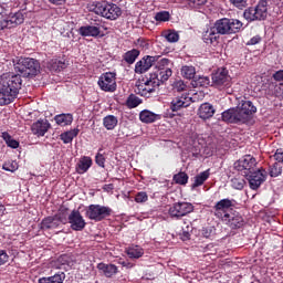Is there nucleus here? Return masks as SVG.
<instances>
[{"label": "nucleus", "instance_id": "nucleus-1", "mask_svg": "<svg viewBox=\"0 0 283 283\" xmlns=\"http://www.w3.org/2000/svg\"><path fill=\"white\" fill-rule=\"evenodd\" d=\"M255 112H258V108L253 105V102L242 101L237 107L224 111L221 118L224 123L244 125V123H249Z\"/></svg>", "mask_w": 283, "mask_h": 283}, {"label": "nucleus", "instance_id": "nucleus-2", "mask_svg": "<svg viewBox=\"0 0 283 283\" xmlns=\"http://www.w3.org/2000/svg\"><path fill=\"white\" fill-rule=\"evenodd\" d=\"M23 80H21V74H12L0 82V105H10L17 95Z\"/></svg>", "mask_w": 283, "mask_h": 283}, {"label": "nucleus", "instance_id": "nucleus-3", "mask_svg": "<svg viewBox=\"0 0 283 283\" xmlns=\"http://www.w3.org/2000/svg\"><path fill=\"white\" fill-rule=\"evenodd\" d=\"M87 10L104 19H108V21H116V19L123 14V10H120V7L117 4L98 0L90 2Z\"/></svg>", "mask_w": 283, "mask_h": 283}, {"label": "nucleus", "instance_id": "nucleus-4", "mask_svg": "<svg viewBox=\"0 0 283 283\" xmlns=\"http://www.w3.org/2000/svg\"><path fill=\"white\" fill-rule=\"evenodd\" d=\"M28 1L24 0V3L20 7V10L17 12L7 13V15L0 20V31L11 28H17L25 21L28 17Z\"/></svg>", "mask_w": 283, "mask_h": 283}, {"label": "nucleus", "instance_id": "nucleus-5", "mask_svg": "<svg viewBox=\"0 0 283 283\" xmlns=\"http://www.w3.org/2000/svg\"><path fill=\"white\" fill-rule=\"evenodd\" d=\"M15 72H19L24 78H30L39 74L41 64L32 57H21L14 64Z\"/></svg>", "mask_w": 283, "mask_h": 283}, {"label": "nucleus", "instance_id": "nucleus-6", "mask_svg": "<svg viewBox=\"0 0 283 283\" xmlns=\"http://www.w3.org/2000/svg\"><path fill=\"white\" fill-rule=\"evenodd\" d=\"M269 14V2L268 0H260L255 7H250L244 10L243 18L249 21H264Z\"/></svg>", "mask_w": 283, "mask_h": 283}, {"label": "nucleus", "instance_id": "nucleus-7", "mask_svg": "<svg viewBox=\"0 0 283 283\" xmlns=\"http://www.w3.org/2000/svg\"><path fill=\"white\" fill-rule=\"evenodd\" d=\"M217 34H235L242 30V22L238 19L222 18L212 27Z\"/></svg>", "mask_w": 283, "mask_h": 283}, {"label": "nucleus", "instance_id": "nucleus-8", "mask_svg": "<svg viewBox=\"0 0 283 283\" xmlns=\"http://www.w3.org/2000/svg\"><path fill=\"white\" fill-rule=\"evenodd\" d=\"M212 85L220 90L221 92H226V94H233V88L231 85V75H229V71L227 69H219L216 73L212 74Z\"/></svg>", "mask_w": 283, "mask_h": 283}, {"label": "nucleus", "instance_id": "nucleus-9", "mask_svg": "<svg viewBox=\"0 0 283 283\" xmlns=\"http://www.w3.org/2000/svg\"><path fill=\"white\" fill-rule=\"evenodd\" d=\"M109 216H112V208L106 206L91 205L86 209V218L95 222H101L105 218H109Z\"/></svg>", "mask_w": 283, "mask_h": 283}, {"label": "nucleus", "instance_id": "nucleus-10", "mask_svg": "<svg viewBox=\"0 0 283 283\" xmlns=\"http://www.w3.org/2000/svg\"><path fill=\"white\" fill-rule=\"evenodd\" d=\"M156 87H159V82L154 80V77H150L149 80H142L137 82L135 92L139 94V96L149 98V96L156 92Z\"/></svg>", "mask_w": 283, "mask_h": 283}, {"label": "nucleus", "instance_id": "nucleus-11", "mask_svg": "<svg viewBox=\"0 0 283 283\" xmlns=\"http://www.w3.org/2000/svg\"><path fill=\"white\" fill-rule=\"evenodd\" d=\"M193 211V205L189 202H176L174 203L169 210L168 213L170 218H176L177 220H180V218H185V216H189V213H192Z\"/></svg>", "mask_w": 283, "mask_h": 283}, {"label": "nucleus", "instance_id": "nucleus-12", "mask_svg": "<svg viewBox=\"0 0 283 283\" xmlns=\"http://www.w3.org/2000/svg\"><path fill=\"white\" fill-rule=\"evenodd\" d=\"M255 165H258L255 158L251 155H245L234 163V169H237V171H241V174L247 177L253 172Z\"/></svg>", "mask_w": 283, "mask_h": 283}, {"label": "nucleus", "instance_id": "nucleus-13", "mask_svg": "<svg viewBox=\"0 0 283 283\" xmlns=\"http://www.w3.org/2000/svg\"><path fill=\"white\" fill-rule=\"evenodd\" d=\"M233 207H235V199H221L213 207L216 218L223 220L229 216V209H233Z\"/></svg>", "mask_w": 283, "mask_h": 283}, {"label": "nucleus", "instance_id": "nucleus-14", "mask_svg": "<svg viewBox=\"0 0 283 283\" xmlns=\"http://www.w3.org/2000/svg\"><path fill=\"white\" fill-rule=\"evenodd\" d=\"M245 178H248L250 189L256 191V189H260V187H262V185L266 181V170L262 168L254 170L252 174L245 176Z\"/></svg>", "mask_w": 283, "mask_h": 283}, {"label": "nucleus", "instance_id": "nucleus-15", "mask_svg": "<svg viewBox=\"0 0 283 283\" xmlns=\"http://www.w3.org/2000/svg\"><path fill=\"white\" fill-rule=\"evenodd\" d=\"M97 84L103 92H116V73H104Z\"/></svg>", "mask_w": 283, "mask_h": 283}, {"label": "nucleus", "instance_id": "nucleus-16", "mask_svg": "<svg viewBox=\"0 0 283 283\" xmlns=\"http://www.w3.org/2000/svg\"><path fill=\"white\" fill-rule=\"evenodd\" d=\"M160 59V55H146L142 60H139L135 64V73L136 74H145V72H149V69L156 64V61Z\"/></svg>", "mask_w": 283, "mask_h": 283}, {"label": "nucleus", "instance_id": "nucleus-17", "mask_svg": "<svg viewBox=\"0 0 283 283\" xmlns=\"http://www.w3.org/2000/svg\"><path fill=\"white\" fill-rule=\"evenodd\" d=\"M101 28H103L101 21L91 22L90 24L81 27L78 34L81 36H93V39H96L101 36Z\"/></svg>", "mask_w": 283, "mask_h": 283}, {"label": "nucleus", "instance_id": "nucleus-18", "mask_svg": "<svg viewBox=\"0 0 283 283\" xmlns=\"http://www.w3.org/2000/svg\"><path fill=\"white\" fill-rule=\"evenodd\" d=\"M69 224L73 231H83L87 223L78 210H73L69 214Z\"/></svg>", "mask_w": 283, "mask_h": 283}, {"label": "nucleus", "instance_id": "nucleus-19", "mask_svg": "<svg viewBox=\"0 0 283 283\" xmlns=\"http://www.w3.org/2000/svg\"><path fill=\"white\" fill-rule=\"evenodd\" d=\"M189 105H191V97L187 94H181L172 98L170 109L171 112H180V109H185V107H189Z\"/></svg>", "mask_w": 283, "mask_h": 283}, {"label": "nucleus", "instance_id": "nucleus-20", "mask_svg": "<svg viewBox=\"0 0 283 283\" xmlns=\"http://www.w3.org/2000/svg\"><path fill=\"white\" fill-rule=\"evenodd\" d=\"M222 221L226 222L230 229H240L244 227V218L238 212L228 214Z\"/></svg>", "mask_w": 283, "mask_h": 283}, {"label": "nucleus", "instance_id": "nucleus-21", "mask_svg": "<svg viewBox=\"0 0 283 283\" xmlns=\"http://www.w3.org/2000/svg\"><path fill=\"white\" fill-rule=\"evenodd\" d=\"M50 127L51 125L48 119H39L32 124L31 132L34 134V136H45Z\"/></svg>", "mask_w": 283, "mask_h": 283}, {"label": "nucleus", "instance_id": "nucleus-22", "mask_svg": "<svg viewBox=\"0 0 283 283\" xmlns=\"http://www.w3.org/2000/svg\"><path fill=\"white\" fill-rule=\"evenodd\" d=\"M214 114H216V108L210 103L201 104L198 109V116L202 120H209V118H213Z\"/></svg>", "mask_w": 283, "mask_h": 283}, {"label": "nucleus", "instance_id": "nucleus-23", "mask_svg": "<svg viewBox=\"0 0 283 283\" xmlns=\"http://www.w3.org/2000/svg\"><path fill=\"white\" fill-rule=\"evenodd\" d=\"M97 270L99 271V273H102V275H104L105 277H114V275H116V273H118V266L114 265V264H107V263H98L97 264Z\"/></svg>", "mask_w": 283, "mask_h": 283}, {"label": "nucleus", "instance_id": "nucleus-24", "mask_svg": "<svg viewBox=\"0 0 283 283\" xmlns=\"http://www.w3.org/2000/svg\"><path fill=\"white\" fill-rule=\"evenodd\" d=\"M90 167H92V157L83 156L76 164L75 170L77 174L83 175L90 171Z\"/></svg>", "mask_w": 283, "mask_h": 283}, {"label": "nucleus", "instance_id": "nucleus-25", "mask_svg": "<svg viewBox=\"0 0 283 283\" xmlns=\"http://www.w3.org/2000/svg\"><path fill=\"white\" fill-rule=\"evenodd\" d=\"M218 34V31L212 27L203 33L202 40L207 45H216V43H218V39H220V35Z\"/></svg>", "mask_w": 283, "mask_h": 283}, {"label": "nucleus", "instance_id": "nucleus-26", "mask_svg": "<svg viewBox=\"0 0 283 283\" xmlns=\"http://www.w3.org/2000/svg\"><path fill=\"white\" fill-rule=\"evenodd\" d=\"M125 253L130 258V260H138L145 255V250L139 245H130L126 248Z\"/></svg>", "mask_w": 283, "mask_h": 283}, {"label": "nucleus", "instance_id": "nucleus-27", "mask_svg": "<svg viewBox=\"0 0 283 283\" xmlns=\"http://www.w3.org/2000/svg\"><path fill=\"white\" fill-rule=\"evenodd\" d=\"M54 120L56 125H60V127H67V125H72V123L74 122V116L70 113H63L60 115H55Z\"/></svg>", "mask_w": 283, "mask_h": 283}, {"label": "nucleus", "instance_id": "nucleus-28", "mask_svg": "<svg viewBox=\"0 0 283 283\" xmlns=\"http://www.w3.org/2000/svg\"><path fill=\"white\" fill-rule=\"evenodd\" d=\"M139 120H142V123H156V120H160V115L150 112V111H142L139 114Z\"/></svg>", "mask_w": 283, "mask_h": 283}, {"label": "nucleus", "instance_id": "nucleus-29", "mask_svg": "<svg viewBox=\"0 0 283 283\" xmlns=\"http://www.w3.org/2000/svg\"><path fill=\"white\" fill-rule=\"evenodd\" d=\"M65 281V273L59 272L52 276L41 277L38 283H63Z\"/></svg>", "mask_w": 283, "mask_h": 283}, {"label": "nucleus", "instance_id": "nucleus-30", "mask_svg": "<svg viewBox=\"0 0 283 283\" xmlns=\"http://www.w3.org/2000/svg\"><path fill=\"white\" fill-rule=\"evenodd\" d=\"M138 56H140V51H138L137 49H133L130 51H127L124 55H123V60L128 64V65H134V63H136V60L138 59Z\"/></svg>", "mask_w": 283, "mask_h": 283}, {"label": "nucleus", "instance_id": "nucleus-31", "mask_svg": "<svg viewBox=\"0 0 283 283\" xmlns=\"http://www.w3.org/2000/svg\"><path fill=\"white\" fill-rule=\"evenodd\" d=\"M210 175L211 174L209 172V169L197 175L195 177V181L192 184V189H196L197 187H202V185H205V182H207V180H209Z\"/></svg>", "mask_w": 283, "mask_h": 283}, {"label": "nucleus", "instance_id": "nucleus-32", "mask_svg": "<svg viewBox=\"0 0 283 283\" xmlns=\"http://www.w3.org/2000/svg\"><path fill=\"white\" fill-rule=\"evenodd\" d=\"M103 125L105 129H116V126L118 125V117L114 115H107L103 118Z\"/></svg>", "mask_w": 283, "mask_h": 283}, {"label": "nucleus", "instance_id": "nucleus-33", "mask_svg": "<svg viewBox=\"0 0 283 283\" xmlns=\"http://www.w3.org/2000/svg\"><path fill=\"white\" fill-rule=\"evenodd\" d=\"M76 136H78V129L74 128L65 133H62L60 135V138L64 143V145H69V143H72L74 138H76Z\"/></svg>", "mask_w": 283, "mask_h": 283}, {"label": "nucleus", "instance_id": "nucleus-34", "mask_svg": "<svg viewBox=\"0 0 283 283\" xmlns=\"http://www.w3.org/2000/svg\"><path fill=\"white\" fill-rule=\"evenodd\" d=\"M59 226L55 217H46L41 222V229H59Z\"/></svg>", "mask_w": 283, "mask_h": 283}, {"label": "nucleus", "instance_id": "nucleus-35", "mask_svg": "<svg viewBox=\"0 0 283 283\" xmlns=\"http://www.w3.org/2000/svg\"><path fill=\"white\" fill-rule=\"evenodd\" d=\"M174 74V71L171 69H166L164 71H159V73L156 75V77H153L154 81H158L159 86L161 83H166V81H169V77Z\"/></svg>", "mask_w": 283, "mask_h": 283}, {"label": "nucleus", "instance_id": "nucleus-36", "mask_svg": "<svg viewBox=\"0 0 283 283\" xmlns=\"http://www.w3.org/2000/svg\"><path fill=\"white\" fill-rule=\"evenodd\" d=\"M1 138L4 140L6 145L9 146L11 149H19V142L8 133L3 132Z\"/></svg>", "mask_w": 283, "mask_h": 283}, {"label": "nucleus", "instance_id": "nucleus-37", "mask_svg": "<svg viewBox=\"0 0 283 283\" xmlns=\"http://www.w3.org/2000/svg\"><path fill=\"white\" fill-rule=\"evenodd\" d=\"M209 0H186V8L190 10H200V8L207 6Z\"/></svg>", "mask_w": 283, "mask_h": 283}, {"label": "nucleus", "instance_id": "nucleus-38", "mask_svg": "<svg viewBox=\"0 0 283 283\" xmlns=\"http://www.w3.org/2000/svg\"><path fill=\"white\" fill-rule=\"evenodd\" d=\"M49 67L53 72H61V70H65V62L59 59H53L49 62Z\"/></svg>", "mask_w": 283, "mask_h": 283}, {"label": "nucleus", "instance_id": "nucleus-39", "mask_svg": "<svg viewBox=\"0 0 283 283\" xmlns=\"http://www.w3.org/2000/svg\"><path fill=\"white\" fill-rule=\"evenodd\" d=\"M181 76H184V78H188L189 81H191V78H196V67L189 65L182 66Z\"/></svg>", "mask_w": 283, "mask_h": 283}, {"label": "nucleus", "instance_id": "nucleus-40", "mask_svg": "<svg viewBox=\"0 0 283 283\" xmlns=\"http://www.w3.org/2000/svg\"><path fill=\"white\" fill-rule=\"evenodd\" d=\"M211 80L208 76H198L192 81L195 87H209Z\"/></svg>", "mask_w": 283, "mask_h": 283}, {"label": "nucleus", "instance_id": "nucleus-41", "mask_svg": "<svg viewBox=\"0 0 283 283\" xmlns=\"http://www.w3.org/2000/svg\"><path fill=\"white\" fill-rule=\"evenodd\" d=\"M155 63L156 64V67L157 70L160 72V71H165L167 69H170L171 70V60L167 59V57H163V59H158Z\"/></svg>", "mask_w": 283, "mask_h": 283}, {"label": "nucleus", "instance_id": "nucleus-42", "mask_svg": "<svg viewBox=\"0 0 283 283\" xmlns=\"http://www.w3.org/2000/svg\"><path fill=\"white\" fill-rule=\"evenodd\" d=\"M140 103H143V99H140L138 96L134 94L129 95L126 101V105L127 107H129V109H134L135 107H138Z\"/></svg>", "mask_w": 283, "mask_h": 283}, {"label": "nucleus", "instance_id": "nucleus-43", "mask_svg": "<svg viewBox=\"0 0 283 283\" xmlns=\"http://www.w3.org/2000/svg\"><path fill=\"white\" fill-rule=\"evenodd\" d=\"M244 185H247V181H244L243 178L234 177L231 179L232 189H238L239 191H242V189H244Z\"/></svg>", "mask_w": 283, "mask_h": 283}, {"label": "nucleus", "instance_id": "nucleus-44", "mask_svg": "<svg viewBox=\"0 0 283 283\" xmlns=\"http://www.w3.org/2000/svg\"><path fill=\"white\" fill-rule=\"evenodd\" d=\"M54 218L59 222V224H67L69 222L67 209L60 210L59 213L54 216Z\"/></svg>", "mask_w": 283, "mask_h": 283}, {"label": "nucleus", "instance_id": "nucleus-45", "mask_svg": "<svg viewBox=\"0 0 283 283\" xmlns=\"http://www.w3.org/2000/svg\"><path fill=\"white\" fill-rule=\"evenodd\" d=\"M270 176H271V178H277V176H282V164L274 163L270 167Z\"/></svg>", "mask_w": 283, "mask_h": 283}, {"label": "nucleus", "instance_id": "nucleus-46", "mask_svg": "<svg viewBox=\"0 0 283 283\" xmlns=\"http://www.w3.org/2000/svg\"><path fill=\"white\" fill-rule=\"evenodd\" d=\"M174 181L177 185H187V182H189V175H187L186 172H178L174 176Z\"/></svg>", "mask_w": 283, "mask_h": 283}, {"label": "nucleus", "instance_id": "nucleus-47", "mask_svg": "<svg viewBox=\"0 0 283 283\" xmlns=\"http://www.w3.org/2000/svg\"><path fill=\"white\" fill-rule=\"evenodd\" d=\"M165 39L168 41V43H177V41L180 39V35L176 31H168L165 34Z\"/></svg>", "mask_w": 283, "mask_h": 283}, {"label": "nucleus", "instance_id": "nucleus-48", "mask_svg": "<svg viewBox=\"0 0 283 283\" xmlns=\"http://www.w3.org/2000/svg\"><path fill=\"white\" fill-rule=\"evenodd\" d=\"M2 169L4 171H11L12 174L19 169V164H17V161H7L3 164Z\"/></svg>", "mask_w": 283, "mask_h": 283}, {"label": "nucleus", "instance_id": "nucleus-49", "mask_svg": "<svg viewBox=\"0 0 283 283\" xmlns=\"http://www.w3.org/2000/svg\"><path fill=\"white\" fill-rule=\"evenodd\" d=\"M147 200H149V196L145 191H139L135 196V202H137L138 205H143L147 202Z\"/></svg>", "mask_w": 283, "mask_h": 283}, {"label": "nucleus", "instance_id": "nucleus-50", "mask_svg": "<svg viewBox=\"0 0 283 283\" xmlns=\"http://www.w3.org/2000/svg\"><path fill=\"white\" fill-rule=\"evenodd\" d=\"M192 229L193 228L189 224L186 226V229H182V231L179 235L184 242H187V240H189V238H191Z\"/></svg>", "mask_w": 283, "mask_h": 283}, {"label": "nucleus", "instance_id": "nucleus-51", "mask_svg": "<svg viewBox=\"0 0 283 283\" xmlns=\"http://www.w3.org/2000/svg\"><path fill=\"white\" fill-rule=\"evenodd\" d=\"M170 14L169 11H160L155 14V20L159 22L169 21Z\"/></svg>", "mask_w": 283, "mask_h": 283}, {"label": "nucleus", "instance_id": "nucleus-52", "mask_svg": "<svg viewBox=\"0 0 283 283\" xmlns=\"http://www.w3.org/2000/svg\"><path fill=\"white\" fill-rule=\"evenodd\" d=\"M172 87L175 92H185V90H187V84L185 83V81L178 80L174 82Z\"/></svg>", "mask_w": 283, "mask_h": 283}, {"label": "nucleus", "instance_id": "nucleus-53", "mask_svg": "<svg viewBox=\"0 0 283 283\" xmlns=\"http://www.w3.org/2000/svg\"><path fill=\"white\" fill-rule=\"evenodd\" d=\"M230 3H232L234 8H239V10L247 8V0H230Z\"/></svg>", "mask_w": 283, "mask_h": 283}, {"label": "nucleus", "instance_id": "nucleus-54", "mask_svg": "<svg viewBox=\"0 0 283 283\" xmlns=\"http://www.w3.org/2000/svg\"><path fill=\"white\" fill-rule=\"evenodd\" d=\"M10 260L8 252L6 250H0V266H3Z\"/></svg>", "mask_w": 283, "mask_h": 283}, {"label": "nucleus", "instance_id": "nucleus-55", "mask_svg": "<svg viewBox=\"0 0 283 283\" xmlns=\"http://www.w3.org/2000/svg\"><path fill=\"white\" fill-rule=\"evenodd\" d=\"M8 4L7 3H2L0 4V20L1 19H6V17H8Z\"/></svg>", "mask_w": 283, "mask_h": 283}, {"label": "nucleus", "instance_id": "nucleus-56", "mask_svg": "<svg viewBox=\"0 0 283 283\" xmlns=\"http://www.w3.org/2000/svg\"><path fill=\"white\" fill-rule=\"evenodd\" d=\"M95 163L98 167H105V156L103 154H97L95 157Z\"/></svg>", "mask_w": 283, "mask_h": 283}, {"label": "nucleus", "instance_id": "nucleus-57", "mask_svg": "<svg viewBox=\"0 0 283 283\" xmlns=\"http://www.w3.org/2000/svg\"><path fill=\"white\" fill-rule=\"evenodd\" d=\"M274 160H276L280 165L283 163V151L282 149H277L274 154Z\"/></svg>", "mask_w": 283, "mask_h": 283}, {"label": "nucleus", "instance_id": "nucleus-58", "mask_svg": "<svg viewBox=\"0 0 283 283\" xmlns=\"http://www.w3.org/2000/svg\"><path fill=\"white\" fill-rule=\"evenodd\" d=\"M262 41V38L260 35H255L247 43V45H258Z\"/></svg>", "mask_w": 283, "mask_h": 283}, {"label": "nucleus", "instance_id": "nucleus-59", "mask_svg": "<svg viewBox=\"0 0 283 283\" xmlns=\"http://www.w3.org/2000/svg\"><path fill=\"white\" fill-rule=\"evenodd\" d=\"M274 81H277L279 83L283 81V70L276 71L273 74Z\"/></svg>", "mask_w": 283, "mask_h": 283}, {"label": "nucleus", "instance_id": "nucleus-60", "mask_svg": "<svg viewBox=\"0 0 283 283\" xmlns=\"http://www.w3.org/2000/svg\"><path fill=\"white\" fill-rule=\"evenodd\" d=\"M57 262L59 264H61L62 266L67 264V255H61L59 259H57Z\"/></svg>", "mask_w": 283, "mask_h": 283}, {"label": "nucleus", "instance_id": "nucleus-61", "mask_svg": "<svg viewBox=\"0 0 283 283\" xmlns=\"http://www.w3.org/2000/svg\"><path fill=\"white\" fill-rule=\"evenodd\" d=\"M119 264H122L125 269H134V263L128 261H120Z\"/></svg>", "mask_w": 283, "mask_h": 283}, {"label": "nucleus", "instance_id": "nucleus-62", "mask_svg": "<svg viewBox=\"0 0 283 283\" xmlns=\"http://www.w3.org/2000/svg\"><path fill=\"white\" fill-rule=\"evenodd\" d=\"M53 6H63L67 0H49Z\"/></svg>", "mask_w": 283, "mask_h": 283}, {"label": "nucleus", "instance_id": "nucleus-63", "mask_svg": "<svg viewBox=\"0 0 283 283\" xmlns=\"http://www.w3.org/2000/svg\"><path fill=\"white\" fill-rule=\"evenodd\" d=\"M202 235H203V238H211V231H209L208 229H203Z\"/></svg>", "mask_w": 283, "mask_h": 283}, {"label": "nucleus", "instance_id": "nucleus-64", "mask_svg": "<svg viewBox=\"0 0 283 283\" xmlns=\"http://www.w3.org/2000/svg\"><path fill=\"white\" fill-rule=\"evenodd\" d=\"M143 42V40H138V43Z\"/></svg>", "mask_w": 283, "mask_h": 283}]
</instances>
